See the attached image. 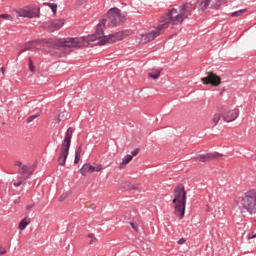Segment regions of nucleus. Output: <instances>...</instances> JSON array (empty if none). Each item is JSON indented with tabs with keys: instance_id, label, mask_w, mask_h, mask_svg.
<instances>
[{
	"instance_id": "obj_32",
	"label": "nucleus",
	"mask_w": 256,
	"mask_h": 256,
	"mask_svg": "<svg viewBox=\"0 0 256 256\" xmlns=\"http://www.w3.org/2000/svg\"><path fill=\"white\" fill-rule=\"evenodd\" d=\"M185 238H181L179 241H178V245H183L185 243Z\"/></svg>"
},
{
	"instance_id": "obj_33",
	"label": "nucleus",
	"mask_w": 256,
	"mask_h": 256,
	"mask_svg": "<svg viewBox=\"0 0 256 256\" xmlns=\"http://www.w3.org/2000/svg\"><path fill=\"white\" fill-rule=\"evenodd\" d=\"M26 209H27V211H31V209H33V205L26 206Z\"/></svg>"
},
{
	"instance_id": "obj_35",
	"label": "nucleus",
	"mask_w": 256,
	"mask_h": 256,
	"mask_svg": "<svg viewBox=\"0 0 256 256\" xmlns=\"http://www.w3.org/2000/svg\"><path fill=\"white\" fill-rule=\"evenodd\" d=\"M215 217H221V211H216V214L214 215Z\"/></svg>"
},
{
	"instance_id": "obj_20",
	"label": "nucleus",
	"mask_w": 256,
	"mask_h": 256,
	"mask_svg": "<svg viewBox=\"0 0 256 256\" xmlns=\"http://www.w3.org/2000/svg\"><path fill=\"white\" fill-rule=\"evenodd\" d=\"M81 161V147L76 150L74 163L77 165Z\"/></svg>"
},
{
	"instance_id": "obj_23",
	"label": "nucleus",
	"mask_w": 256,
	"mask_h": 256,
	"mask_svg": "<svg viewBox=\"0 0 256 256\" xmlns=\"http://www.w3.org/2000/svg\"><path fill=\"white\" fill-rule=\"evenodd\" d=\"M88 239H90L89 245H93V243L97 241V238L95 237L94 234H88Z\"/></svg>"
},
{
	"instance_id": "obj_4",
	"label": "nucleus",
	"mask_w": 256,
	"mask_h": 256,
	"mask_svg": "<svg viewBox=\"0 0 256 256\" xmlns=\"http://www.w3.org/2000/svg\"><path fill=\"white\" fill-rule=\"evenodd\" d=\"M126 20L125 14L119 8L114 7L108 10L106 18L102 19L97 25H102V28H105V24L107 23L108 27H119Z\"/></svg>"
},
{
	"instance_id": "obj_38",
	"label": "nucleus",
	"mask_w": 256,
	"mask_h": 256,
	"mask_svg": "<svg viewBox=\"0 0 256 256\" xmlns=\"http://www.w3.org/2000/svg\"><path fill=\"white\" fill-rule=\"evenodd\" d=\"M65 200V198H63V197H60V201H64Z\"/></svg>"
},
{
	"instance_id": "obj_14",
	"label": "nucleus",
	"mask_w": 256,
	"mask_h": 256,
	"mask_svg": "<svg viewBox=\"0 0 256 256\" xmlns=\"http://www.w3.org/2000/svg\"><path fill=\"white\" fill-rule=\"evenodd\" d=\"M63 25H65L64 20H61V19L53 20L49 24V29H50V31H58V29H61V27H63Z\"/></svg>"
},
{
	"instance_id": "obj_12",
	"label": "nucleus",
	"mask_w": 256,
	"mask_h": 256,
	"mask_svg": "<svg viewBox=\"0 0 256 256\" xmlns=\"http://www.w3.org/2000/svg\"><path fill=\"white\" fill-rule=\"evenodd\" d=\"M219 157H223V154H219V152L202 154L195 157L196 161H201L202 163H207V161H213V159H219Z\"/></svg>"
},
{
	"instance_id": "obj_1",
	"label": "nucleus",
	"mask_w": 256,
	"mask_h": 256,
	"mask_svg": "<svg viewBox=\"0 0 256 256\" xmlns=\"http://www.w3.org/2000/svg\"><path fill=\"white\" fill-rule=\"evenodd\" d=\"M195 9H197V6H195L194 2H186L180 5L179 12L177 9L172 8L166 16L162 17L158 27L154 28L144 36V40L146 43L154 41V39H157V37L163 33V29H168L170 25H181L185 19L191 17Z\"/></svg>"
},
{
	"instance_id": "obj_13",
	"label": "nucleus",
	"mask_w": 256,
	"mask_h": 256,
	"mask_svg": "<svg viewBox=\"0 0 256 256\" xmlns=\"http://www.w3.org/2000/svg\"><path fill=\"white\" fill-rule=\"evenodd\" d=\"M28 11V19H35L39 17V13L41 11V8H39L38 5H33L27 8Z\"/></svg>"
},
{
	"instance_id": "obj_17",
	"label": "nucleus",
	"mask_w": 256,
	"mask_h": 256,
	"mask_svg": "<svg viewBox=\"0 0 256 256\" xmlns=\"http://www.w3.org/2000/svg\"><path fill=\"white\" fill-rule=\"evenodd\" d=\"M221 115L222 114L216 113L212 116L211 123L214 125V127L217 125V123H219V121H221Z\"/></svg>"
},
{
	"instance_id": "obj_7",
	"label": "nucleus",
	"mask_w": 256,
	"mask_h": 256,
	"mask_svg": "<svg viewBox=\"0 0 256 256\" xmlns=\"http://www.w3.org/2000/svg\"><path fill=\"white\" fill-rule=\"evenodd\" d=\"M33 171L34 169L31 164H23V166L18 169V173L21 176L17 178L16 182H14V187H21V185H25V181L33 175Z\"/></svg>"
},
{
	"instance_id": "obj_10",
	"label": "nucleus",
	"mask_w": 256,
	"mask_h": 256,
	"mask_svg": "<svg viewBox=\"0 0 256 256\" xmlns=\"http://www.w3.org/2000/svg\"><path fill=\"white\" fill-rule=\"evenodd\" d=\"M203 85H211L212 87H219L221 85V77L213 72H208L206 77L201 78Z\"/></svg>"
},
{
	"instance_id": "obj_22",
	"label": "nucleus",
	"mask_w": 256,
	"mask_h": 256,
	"mask_svg": "<svg viewBox=\"0 0 256 256\" xmlns=\"http://www.w3.org/2000/svg\"><path fill=\"white\" fill-rule=\"evenodd\" d=\"M149 77H151L152 79H159V77H161V71L150 72Z\"/></svg>"
},
{
	"instance_id": "obj_15",
	"label": "nucleus",
	"mask_w": 256,
	"mask_h": 256,
	"mask_svg": "<svg viewBox=\"0 0 256 256\" xmlns=\"http://www.w3.org/2000/svg\"><path fill=\"white\" fill-rule=\"evenodd\" d=\"M133 161V156L132 155H126L122 159V163L119 165V169H125V165H128V163H131Z\"/></svg>"
},
{
	"instance_id": "obj_8",
	"label": "nucleus",
	"mask_w": 256,
	"mask_h": 256,
	"mask_svg": "<svg viewBox=\"0 0 256 256\" xmlns=\"http://www.w3.org/2000/svg\"><path fill=\"white\" fill-rule=\"evenodd\" d=\"M193 3L198 11H206V9L217 10L221 7V0H193Z\"/></svg>"
},
{
	"instance_id": "obj_3",
	"label": "nucleus",
	"mask_w": 256,
	"mask_h": 256,
	"mask_svg": "<svg viewBox=\"0 0 256 256\" xmlns=\"http://www.w3.org/2000/svg\"><path fill=\"white\" fill-rule=\"evenodd\" d=\"M174 215L179 219L185 217V208L187 207V191L183 184H178L174 188V198L172 200Z\"/></svg>"
},
{
	"instance_id": "obj_36",
	"label": "nucleus",
	"mask_w": 256,
	"mask_h": 256,
	"mask_svg": "<svg viewBox=\"0 0 256 256\" xmlns=\"http://www.w3.org/2000/svg\"><path fill=\"white\" fill-rule=\"evenodd\" d=\"M1 73H2V75H5V68L4 67L1 68Z\"/></svg>"
},
{
	"instance_id": "obj_9",
	"label": "nucleus",
	"mask_w": 256,
	"mask_h": 256,
	"mask_svg": "<svg viewBox=\"0 0 256 256\" xmlns=\"http://www.w3.org/2000/svg\"><path fill=\"white\" fill-rule=\"evenodd\" d=\"M222 119L226 123H231L239 117V110L237 108L224 107L221 112Z\"/></svg>"
},
{
	"instance_id": "obj_18",
	"label": "nucleus",
	"mask_w": 256,
	"mask_h": 256,
	"mask_svg": "<svg viewBox=\"0 0 256 256\" xmlns=\"http://www.w3.org/2000/svg\"><path fill=\"white\" fill-rule=\"evenodd\" d=\"M17 15H18V17H28L29 18V13H28L27 8L18 10Z\"/></svg>"
},
{
	"instance_id": "obj_6",
	"label": "nucleus",
	"mask_w": 256,
	"mask_h": 256,
	"mask_svg": "<svg viewBox=\"0 0 256 256\" xmlns=\"http://www.w3.org/2000/svg\"><path fill=\"white\" fill-rule=\"evenodd\" d=\"M73 137V128L69 127L66 131L65 138L61 144L60 155L58 158V164L62 167L65 166L67 157L69 156V148L71 147V139Z\"/></svg>"
},
{
	"instance_id": "obj_5",
	"label": "nucleus",
	"mask_w": 256,
	"mask_h": 256,
	"mask_svg": "<svg viewBox=\"0 0 256 256\" xmlns=\"http://www.w3.org/2000/svg\"><path fill=\"white\" fill-rule=\"evenodd\" d=\"M241 205L250 215H256V189H250L241 197Z\"/></svg>"
},
{
	"instance_id": "obj_39",
	"label": "nucleus",
	"mask_w": 256,
	"mask_h": 256,
	"mask_svg": "<svg viewBox=\"0 0 256 256\" xmlns=\"http://www.w3.org/2000/svg\"><path fill=\"white\" fill-rule=\"evenodd\" d=\"M25 50H22L20 53H23Z\"/></svg>"
},
{
	"instance_id": "obj_26",
	"label": "nucleus",
	"mask_w": 256,
	"mask_h": 256,
	"mask_svg": "<svg viewBox=\"0 0 256 256\" xmlns=\"http://www.w3.org/2000/svg\"><path fill=\"white\" fill-rule=\"evenodd\" d=\"M38 117H39V115H32V116L28 117L27 123H32V121H35V119H37Z\"/></svg>"
},
{
	"instance_id": "obj_19",
	"label": "nucleus",
	"mask_w": 256,
	"mask_h": 256,
	"mask_svg": "<svg viewBox=\"0 0 256 256\" xmlns=\"http://www.w3.org/2000/svg\"><path fill=\"white\" fill-rule=\"evenodd\" d=\"M247 13V9H241L232 13V17H241Z\"/></svg>"
},
{
	"instance_id": "obj_25",
	"label": "nucleus",
	"mask_w": 256,
	"mask_h": 256,
	"mask_svg": "<svg viewBox=\"0 0 256 256\" xmlns=\"http://www.w3.org/2000/svg\"><path fill=\"white\" fill-rule=\"evenodd\" d=\"M125 189H127L128 191H133L135 189H137V187H135V185H133L132 183H126V187Z\"/></svg>"
},
{
	"instance_id": "obj_34",
	"label": "nucleus",
	"mask_w": 256,
	"mask_h": 256,
	"mask_svg": "<svg viewBox=\"0 0 256 256\" xmlns=\"http://www.w3.org/2000/svg\"><path fill=\"white\" fill-rule=\"evenodd\" d=\"M131 227L134 229V231H137V226L134 223H131Z\"/></svg>"
},
{
	"instance_id": "obj_24",
	"label": "nucleus",
	"mask_w": 256,
	"mask_h": 256,
	"mask_svg": "<svg viewBox=\"0 0 256 256\" xmlns=\"http://www.w3.org/2000/svg\"><path fill=\"white\" fill-rule=\"evenodd\" d=\"M6 19L7 21H13V16L9 14H0V19Z\"/></svg>"
},
{
	"instance_id": "obj_11",
	"label": "nucleus",
	"mask_w": 256,
	"mask_h": 256,
	"mask_svg": "<svg viewBox=\"0 0 256 256\" xmlns=\"http://www.w3.org/2000/svg\"><path fill=\"white\" fill-rule=\"evenodd\" d=\"M103 171V165L101 164H85L81 169V174L87 176V173H99Z\"/></svg>"
},
{
	"instance_id": "obj_40",
	"label": "nucleus",
	"mask_w": 256,
	"mask_h": 256,
	"mask_svg": "<svg viewBox=\"0 0 256 256\" xmlns=\"http://www.w3.org/2000/svg\"><path fill=\"white\" fill-rule=\"evenodd\" d=\"M220 95H223V92H221Z\"/></svg>"
},
{
	"instance_id": "obj_31",
	"label": "nucleus",
	"mask_w": 256,
	"mask_h": 256,
	"mask_svg": "<svg viewBox=\"0 0 256 256\" xmlns=\"http://www.w3.org/2000/svg\"><path fill=\"white\" fill-rule=\"evenodd\" d=\"M62 117H63V114H59L57 119H56V123H60Z\"/></svg>"
},
{
	"instance_id": "obj_2",
	"label": "nucleus",
	"mask_w": 256,
	"mask_h": 256,
	"mask_svg": "<svg viewBox=\"0 0 256 256\" xmlns=\"http://www.w3.org/2000/svg\"><path fill=\"white\" fill-rule=\"evenodd\" d=\"M105 28L103 25H97L96 31L92 35L81 38H67L63 42V47L75 48V47H84L85 43L91 41H98V45H107V43H116V41H121L122 36L120 33L105 35Z\"/></svg>"
},
{
	"instance_id": "obj_28",
	"label": "nucleus",
	"mask_w": 256,
	"mask_h": 256,
	"mask_svg": "<svg viewBox=\"0 0 256 256\" xmlns=\"http://www.w3.org/2000/svg\"><path fill=\"white\" fill-rule=\"evenodd\" d=\"M29 69L30 71H35V66H33V60L29 59Z\"/></svg>"
},
{
	"instance_id": "obj_27",
	"label": "nucleus",
	"mask_w": 256,
	"mask_h": 256,
	"mask_svg": "<svg viewBox=\"0 0 256 256\" xmlns=\"http://www.w3.org/2000/svg\"><path fill=\"white\" fill-rule=\"evenodd\" d=\"M7 255V248L0 246V256Z\"/></svg>"
},
{
	"instance_id": "obj_30",
	"label": "nucleus",
	"mask_w": 256,
	"mask_h": 256,
	"mask_svg": "<svg viewBox=\"0 0 256 256\" xmlns=\"http://www.w3.org/2000/svg\"><path fill=\"white\" fill-rule=\"evenodd\" d=\"M137 155H139V149H135L134 151H132L133 157H137Z\"/></svg>"
},
{
	"instance_id": "obj_16",
	"label": "nucleus",
	"mask_w": 256,
	"mask_h": 256,
	"mask_svg": "<svg viewBox=\"0 0 256 256\" xmlns=\"http://www.w3.org/2000/svg\"><path fill=\"white\" fill-rule=\"evenodd\" d=\"M29 223H31V219L29 218H24L23 220H21V222L19 223L18 229L20 231H25V229L27 228V225H29Z\"/></svg>"
},
{
	"instance_id": "obj_21",
	"label": "nucleus",
	"mask_w": 256,
	"mask_h": 256,
	"mask_svg": "<svg viewBox=\"0 0 256 256\" xmlns=\"http://www.w3.org/2000/svg\"><path fill=\"white\" fill-rule=\"evenodd\" d=\"M44 5H48V7H50V9L52 10V13H57V4L55 3H44Z\"/></svg>"
},
{
	"instance_id": "obj_29",
	"label": "nucleus",
	"mask_w": 256,
	"mask_h": 256,
	"mask_svg": "<svg viewBox=\"0 0 256 256\" xmlns=\"http://www.w3.org/2000/svg\"><path fill=\"white\" fill-rule=\"evenodd\" d=\"M23 163L21 161H15V166L19 167V169H21L23 167Z\"/></svg>"
},
{
	"instance_id": "obj_37",
	"label": "nucleus",
	"mask_w": 256,
	"mask_h": 256,
	"mask_svg": "<svg viewBox=\"0 0 256 256\" xmlns=\"http://www.w3.org/2000/svg\"><path fill=\"white\" fill-rule=\"evenodd\" d=\"M248 239H256V234L253 236H248Z\"/></svg>"
}]
</instances>
